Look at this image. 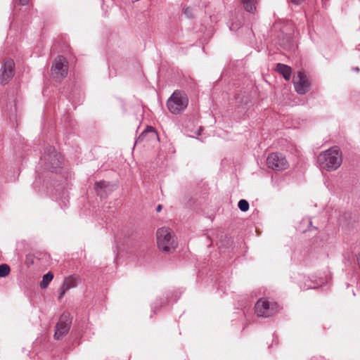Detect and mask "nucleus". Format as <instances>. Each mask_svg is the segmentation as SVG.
<instances>
[{
  "instance_id": "obj_1",
  "label": "nucleus",
  "mask_w": 360,
  "mask_h": 360,
  "mask_svg": "<svg viewBox=\"0 0 360 360\" xmlns=\"http://www.w3.org/2000/svg\"><path fill=\"white\" fill-rule=\"evenodd\" d=\"M318 162L322 169L335 171L342 162V152L338 146L332 147L319 154Z\"/></svg>"
},
{
  "instance_id": "obj_2",
  "label": "nucleus",
  "mask_w": 360,
  "mask_h": 360,
  "mask_svg": "<svg viewBox=\"0 0 360 360\" xmlns=\"http://www.w3.org/2000/svg\"><path fill=\"white\" fill-rule=\"evenodd\" d=\"M44 168L51 172H58L64 165L63 156L53 146L46 148L41 158Z\"/></svg>"
},
{
  "instance_id": "obj_3",
  "label": "nucleus",
  "mask_w": 360,
  "mask_h": 360,
  "mask_svg": "<svg viewBox=\"0 0 360 360\" xmlns=\"http://www.w3.org/2000/svg\"><path fill=\"white\" fill-rule=\"evenodd\" d=\"M156 240L158 248L163 252H169L177 246L175 236L168 227H162L157 230Z\"/></svg>"
},
{
  "instance_id": "obj_4",
  "label": "nucleus",
  "mask_w": 360,
  "mask_h": 360,
  "mask_svg": "<svg viewBox=\"0 0 360 360\" xmlns=\"http://www.w3.org/2000/svg\"><path fill=\"white\" fill-rule=\"evenodd\" d=\"M188 104V98L187 95L180 90L174 91L167 101V107L169 111L174 115L181 113L187 108Z\"/></svg>"
},
{
  "instance_id": "obj_5",
  "label": "nucleus",
  "mask_w": 360,
  "mask_h": 360,
  "mask_svg": "<svg viewBox=\"0 0 360 360\" xmlns=\"http://www.w3.org/2000/svg\"><path fill=\"white\" fill-rule=\"evenodd\" d=\"M255 309L258 316L269 317L275 315L279 311V306L275 302H270L263 298L257 302Z\"/></svg>"
},
{
  "instance_id": "obj_6",
  "label": "nucleus",
  "mask_w": 360,
  "mask_h": 360,
  "mask_svg": "<svg viewBox=\"0 0 360 360\" xmlns=\"http://www.w3.org/2000/svg\"><path fill=\"white\" fill-rule=\"evenodd\" d=\"M68 72V62L66 58L62 56H57L53 61L51 74L57 81L63 79Z\"/></svg>"
},
{
  "instance_id": "obj_7",
  "label": "nucleus",
  "mask_w": 360,
  "mask_h": 360,
  "mask_svg": "<svg viewBox=\"0 0 360 360\" xmlns=\"http://www.w3.org/2000/svg\"><path fill=\"white\" fill-rule=\"evenodd\" d=\"M266 165L269 168L276 171L285 170L289 167L285 155L279 153H270L266 159Z\"/></svg>"
},
{
  "instance_id": "obj_8",
  "label": "nucleus",
  "mask_w": 360,
  "mask_h": 360,
  "mask_svg": "<svg viewBox=\"0 0 360 360\" xmlns=\"http://www.w3.org/2000/svg\"><path fill=\"white\" fill-rule=\"evenodd\" d=\"M293 84L296 92L299 94H304L310 89V80L303 71H298L294 76Z\"/></svg>"
},
{
  "instance_id": "obj_9",
  "label": "nucleus",
  "mask_w": 360,
  "mask_h": 360,
  "mask_svg": "<svg viewBox=\"0 0 360 360\" xmlns=\"http://www.w3.org/2000/svg\"><path fill=\"white\" fill-rule=\"evenodd\" d=\"M71 323L70 314L65 312L62 314L56 326L54 338L60 340L64 337L68 333Z\"/></svg>"
},
{
  "instance_id": "obj_10",
  "label": "nucleus",
  "mask_w": 360,
  "mask_h": 360,
  "mask_svg": "<svg viewBox=\"0 0 360 360\" xmlns=\"http://www.w3.org/2000/svg\"><path fill=\"white\" fill-rule=\"evenodd\" d=\"M15 71L14 61L11 58H6L3 61L0 70V83L5 85L13 78Z\"/></svg>"
},
{
  "instance_id": "obj_11",
  "label": "nucleus",
  "mask_w": 360,
  "mask_h": 360,
  "mask_svg": "<svg viewBox=\"0 0 360 360\" xmlns=\"http://www.w3.org/2000/svg\"><path fill=\"white\" fill-rule=\"evenodd\" d=\"M77 286V277L75 276H70L65 278L63 283L61 287V292L58 296V299L60 300L66 291L69 290L71 288H73Z\"/></svg>"
},
{
  "instance_id": "obj_12",
  "label": "nucleus",
  "mask_w": 360,
  "mask_h": 360,
  "mask_svg": "<svg viewBox=\"0 0 360 360\" xmlns=\"http://www.w3.org/2000/svg\"><path fill=\"white\" fill-rule=\"evenodd\" d=\"M158 138L156 131L153 127H150L141 134L137 139V142H143L148 139H157Z\"/></svg>"
},
{
  "instance_id": "obj_13",
  "label": "nucleus",
  "mask_w": 360,
  "mask_h": 360,
  "mask_svg": "<svg viewBox=\"0 0 360 360\" xmlns=\"http://www.w3.org/2000/svg\"><path fill=\"white\" fill-rule=\"evenodd\" d=\"M276 70L279 72L286 81L290 80L292 74V69L290 66L282 63H278Z\"/></svg>"
},
{
  "instance_id": "obj_14",
  "label": "nucleus",
  "mask_w": 360,
  "mask_h": 360,
  "mask_svg": "<svg viewBox=\"0 0 360 360\" xmlns=\"http://www.w3.org/2000/svg\"><path fill=\"white\" fill-rule=\"evenodd\" d=\"M110 184L108 182L105 181H100L95 183L94 189L97 195L102 197L104 194L107 193Z\"/></svg>"
},
{
  "instance_id": "obj_15",
  "label": "nucleus",
  "mask_w": 360,
  "mask_h": 360,
  "mask_svg": "<svg viewBox=\"0 0 360 360\" xmlns=\"http://www.w3.org/2000/svg\"><path fill=\"white\" fill-rule=\"evenodd\" d=\"M243 7L248 12L253 13L256 10L257 0H241Z\"/></svg>"
},
{
  "instance_id": "obj_16",
  "label": "nucleus",
  "mask_w": 360,
  "mask_h": 360,
  "mask_svg": "<svg viewBox=\"0 0 360 360\" xmlns=\"http://www.w3.org/2000/svg\"><path fill=\"white\" fill-rule=\"evenodd\" d=\"M53 278V274L49 271L46 274H45L43 276L42 281L41 282L40 286L41 288H46L49 283L52 281Z\"/></svg>"
},
{
  "instance_id": "obj_17",
  "label": "nucleus",
  "mask_w": 360,
  "mask_h": 360,
  "mask_svg": "<svg viewBox=\"0 0 360 360\" xmlns=\"http://www.w3.org/2000/svg\"><path fill=\"white\" fill-rule=\"evenodd\" d=\"M11 269L8 264L0 265V277H6L10 274Z\"/></svg>"
},
{
  "instance_id": "obj_18",
  "label": "nucleus",
  "mask_w": 360,
  "mask_h": 360,
  "mask_svg": "<svg viewBox=\"0 0 360 360\" xmlns=\"http://www.w3.org/2000/svg\"><path fill=\"white\" fill-rule=\"evenodd\" d=\"M238 207L243 212H246L249 209V203L246 200H240L238 202Z\"/></svg>"
},
{
  "instance_id": "obj_19",
  "label": "nucleus",
  "mask_w": 360,
  "mask_h": 360,
  "mask_svg": "<svg viewBox=\"0 0 360 360\" xmlns=\"http://www.w3.org/2000/svg\"><path fill=\"white\" fill-rule=\"evenodd\" d=\"M184 12L187 15H191V9L190 8H186L184 10Z\"/></svg>"
},
{
  "instance_id": "obj_20",
  "label": "nucleus",
  "mask_w": 360,
  "mask_h": 360,
  "mask_svg": "<svg viewBox=\"0 0 360 360\" xmlns=\"http://www.w3.org/2000/svg\"><path fill=\"white\" fill-rule=\"evenodd\" d=\"M292 3L295 4H302L304 0H290Z\"/></svg>"
},
{
  "instance_id": "obj_21",
  "label": "nucleus",
  "mask_w": 360,
  "mask_h": 360,
  "mask_svg": "<svg viewBox=\"0 0 360 360\" xmlns=\"http://www.w3.org/2000/svg\"><path fill=\"white\" fill-rule=\"evenodd\" d=\"M18 1L22 5H27L30 1V0H18Z\"/></svg>"
},
{
  "instance_id": "obj_22",
  "label": "nucleus",
  "mask_w": 360,
  "mask_h": 360,
  "mask_svg": "<svg viewBox=\"0 0 360 360\" xmlns=\"http://www.w3.org/2000/svg\"><path fill=\"white\" fill-rule=\"evenodd\" d=\"M162 210V205H159L157 208H156V210L157 212H160V210Z\"/></svg>"
}]
</instances>
